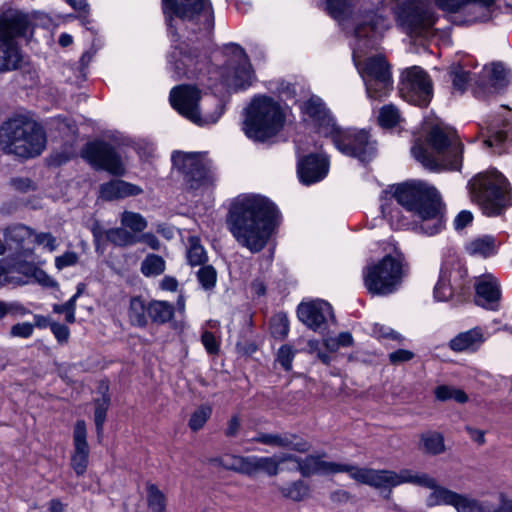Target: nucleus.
<instances>
[{
    "label": "nucleus",
    "mask_w": 512,
    "mask_h": 512,
    "mask_svg": "<svg viewBox=\"0 0 512 512\" xmlns=\"http://www.w3.org/2000/svg\"><path fill=\"white\" fill-rule=\"evenodd\" d=\"M281 492L287 498L300 501L308 495L309 489L303 482L296 481L283 487Z\"/></svg>",
    "instance_id": "obj_49"
},
{
    "label": "nucleus",
    "mask_w": 512,
    "mask_h": 512,
    "mask_svg": "<svg viewBox=\"0 0 512 512\" xmlns=\"http://www.w3.org/2000/svg\"><path fill=\"white\" fill-rule=\"evenodd\" d=\"M121 225L135 233L142 232L147 227L146 219L137 212L124 211L120 217Z\"/></svg>",
    "instance_id": "obj_42"
},
{
    "label": "nucleus",
    "mask_w": 512,
    "mask_h": 512,
    "mask_svg": "<svg viewBox=\"0 0 512 512\" xmlns=\"http://www.w3.org/2000/svg\"><path fill=\"white\" fill-rule=\"evenodd\" d=\"M294 359V351L288 345H283L279 348L277 353V361L287 371L292 368V361Z\"/></svg>",
    "instance_id": "obj_56"
},
{
    "label": "nucleus",
    "mask_w": 512,
    "mask_h": 512,
    "mask_svg": "<svg viewBox=\"0 0 512 512\" xmlns=\"http://www.w3.org/2000/svg\"><path fill=\"white\" fill-rule=\"evenodd\" d=\"M499 247L500 241L495 236L484 234L470 239L465 244V251L472 257L487 259L494 257L498 253Z\"/></svg>",
    "instance_id": "obj_26"
},
{
    "label": "nucleus",
    "mask_w": 512,
    "mask_h": 512,
    "mask_svg": "<svg viewBox=\"0 0 512 512\" xmlns=\"http://www.w3.org/2000/svg\"><path fill=\"white\" fill-rule=\"evenodd\" d=\"M300 109L303 119L312 123L323 136L331 137L341 153L356 157L362 162L372 157L374 146L367 133L355 129L341 130L321 98L311 96L301 103Z\"/></svg>",
    "instance_id": "obj_4"
},
{
    "label": "nucleus",
    "mask_w": 512,
    "mask_h": 512,
    "mask_svg": "<svg viewBox=\"0 0 512 512\" xmlns=\"http://www.w3.org/2000/svg\"><path fill=\"white\" fill-rule=\"evenodd\" d=\"M32 279H34L38 284H40L44 287L55 288L58 286V283L56 280H54L44 270L40 269L37 266L33 272Z\"/></svg>",
    "instance_id": "obj_59"
},
{
    "label": "nucleus",
    "mask_w": 512,
    "mask_h": 512,
    "mask_svg": "<svg viewBox=\"0 0 512 512\" xmlns=\"http://www.w3.org/2000/svg\"><path fill=\"white\" fill-rule=\"evenodd\" d=\"M412 217L413 229L427 236L439 233L444 226L442 215L434 200H430L422 208L418 209L417 212L412 214Z\"/></svg>",
    "instance_id": "obj_23"
},
{
    "label": "nucleus",
    "mask_w": 512,
    "mask_h": 512,
    "mask_svg": "<svg viewBox=\"0 0 512 512\" xmlns=\"http://www.w3.org/2000/svg\"><path fill=\"white\" fill-rule=\"evenodd\" d=\"M79 256L76 252L67 251L64 254L55 258V267L62 270L67 267L74 266L78 263Z\"/></svg>",
    "instance_id": "obj_57"
},
{
    "label": "nucleus",
    "mask_w": 512,
    "mask_h": 512,
    "mask_svg": "<svg viewBox=\"0 0 512 512\" xmlns=\"http://www.w3.org/2000/svg\"><path fill=\"white\" fill-rule=\"evenodd\" d=\"M403 276L401 259L391 255L368 263L362 272L365 288L370 294L377 296L394 293L401 285Z\"/></svg>",
    "instance_id": "obj_9"
},
{
    "label": "nucleus",
    "mask_w": 512,
    "mask_h": 512,
    "mask_svg": "<svg viewBox=\"0 0 512 512\" xmlns=\"http://www.w3.org/2000/svg\"><path fill=\"white\" fill-rule=\"evenodd\" d=\"M434 395L439 401L453 400L457 403L464 404L468 401V395L459 388L441 385L435 388Z\"/></svg>",
    "instance_id": "obj_38"
},
{
    "label": "nucleus",
    "mask_w": 512,
    "mask_h": 512,
    "mask_svg": "<svg viewBox=\"0 0 512 512\" xmlns=\"http://www.w3.org/2000/svg\"><path fill=\"white\" fill-rule=\"evenodd\" d=\"M390 26L389 21L382 14L371 12L365 15L363 24L355 30L358 38L353 50V60L364 81L367 96L370 99H381L392 88L391 72L384 57L378 55L364 59V48L367 46L363 37L368 36V30L374 35H381Z\"/></svg>",
    "instance_id": "obj_3"
},
{
    "label": "nucleus",
    "mask_w": 512,
    "mask_h": 512,
    "mask_svg": "<svg viewBox=\"0 0 512 512\" xmlns=\"http://www.w3.org/2000/svg\"><path fill=\"white\" fill-rule=\"evenodd\" d=\"M82 156L94 167L106 170L113 175L122 176L125 174V162L107 144L90 143L83 150Z\"/></svg>",
    "instance_id": "obj_18"
},
{
    "label": "nucleus",
    "mask_w": 512,
    "mask_h": 512,
    "mask_svg": "<svg viewBox=\"0 0 512 512\" xmlns=\"http://www.w3.org/2000/svg\"><path fill=\"white\" fill-rule=\"evenodd\" d=\"M280 214L273 202L259 194H240L229 202L226 225L236 241L256 253L267 244Z\"/></svg>",
    "instance_id": "obj_1"
},
{
    "label": "nucleus",
    "mask_w": 512,
    "mask_h": 512,
    "mask_svg": "<svg viewBox=\"0 0 512 512\" xmlns=\"http://www.w3.org/2000/svg\"><path fill=\"white\" fill-rule=\"evenodd\" d=\"M345 472L350 478L361 483L369 485L379 491H388L402 484H409L412 469L377 470L372 468H361L346 464Z\"/></svg>",
    "instance_id": "obj_15"
},
{
    "label": "nucleus",
    "mask_w": 512,
    "mask_h": 512,
    "mask_svg": "<svg viewBox=\"0 0 512 512\" xmlns=\"http://www.w3.org/2000/svg\"><path fill=\"white\" fill-rule=\"evenodd\" d=\"M29 30L25 14L9 10L0 15V72L17 68L21 55L14 38L25 36Z\"/></svg>",
    "instance_id": "obj_10"
},
{
    "label": "nucleus",
    "mask_w": 512,
    "mask_h": 512,
    "mask_svg": "<svg viewBox=\"0 0 512 512\" xmlns=\"http://www.w3.org/2000/svg\"><path fill=\"white\" fill-rule=\"evenodd\" d=\"M289 331L288 319L284 315H276L272 319L271 333L275 338L283 339Z\"/></svg>",
    "instance_id": "obj_53"
},
{
    "label": "nucleus",
    "mask_w": 512,
    "mask_h": 512,
    "mask_svg": "<svg viewBox=\"0 0 512 512\" xmlns=\"http://www.w3.org/2000/svg\"><path fill=\"white\" fill-rule=\"evenodd\" d=\"M73 446L74 450L71 455V466L75 473L80 476L86 472L89 462L87 428L83 420H78L75 423L73 430Z\"/></svg>",
    "instance_id": "obj_25"
},
{
    "label": "nucleus",
    "mask_w": 512,
    "mask_h": 512,
    "mask_svg": "<svg viewBox=\"0 0 512 512\" xmlns=\"http://www.w3.org/2000/svg\"><path fill=\"white\" fill-rule=\"evenodd\" d=\"M473 512H512V500L504 494L499 496L498 504L488 499L473 497Z\"/></svg>",
    "instance_id": "obj_34"
},
{
    "label": "nucleus",
    "mask_w": 512,
    "mask_h": 512,
    "mask_svg": "<svg viewBox=\"0 0 512 512\" xmlns=\"http://www.w3.org/2000/svg\"><path fill=\"white\" fill-rule=\"evenodd\" d=\"M413 357H414V353L409 350H405V349H399V350L393 351L389 354L390 362L395 365L401 364L404 362H408Z\"/></svg>",
    "instance_id": "obj_64"
},
{
    "label": "nucleus",
    "mask_w": 512,
    "mask_h": 512,
    "mask_svg": "<svg viewBox=\"0 0 512 512\" xmlns=\"http://www.w3.org/2000/svg\"><path fill=\"white\" fill-rule=\"evenodd\" d=\"M202 344L205 347L206 351L210 354H217L219 351V341L215 338V336L209 332L205 331L201 337Z\"/></svg>",
    "instance_id": "obj_63"
},
{
    "label": "nucleus",
    "mask_w": 512,
    "mask_h": 512,
    "mask_svg": "<svg viewBox=\"0 0 512 512\" xmlns=\"http://www.w3.org/2000/svg\"><path fill=\"white\" fill-rule=\"evenodd\" d=\"M352 344L353 337L349 332H342L336 337H327L324 339V346L330 352H335L341 347H349Z\"/></svg>",
    "instance_id": "obj_51"
},
{
    "label": "nucleus",
    "mask_w": 512,
    "mask_h": 512,
    "mask_svg": "<svg viewBox=\"0 0 512 512\" xmlns=\"http://www.w3.org/2000/svg\"><path fill=\"white\" fill-rule=\"evenodd\" d=\"M229 468L249 476L257 474V456H235Z\"/></svg>",
    "instance_id": "obj_41"
},
{
    "label": "nucleus",
    "mask_w": 512,
    "mask_h": 512,
    "mask_svg": "<svg viewBox=\"0 0 512 512\" xmlns=\"http://www.w3.org/2000/svg\"><path fill=\"white\" fill-rule=\"evenodd\" d=\"M143 192L138 185L123 181L112 180L100 187V196L104 200H117L128 196H136Z\"/></svg>",
    "instance_id": "obj_28"
},
{
    "label": "nucleus",
    "mask_w": 512,
    "mask_h": 512,
    "mask_svg": "<svg viewBox=\"0 0 512 512\" xmlns=\"http://www.w3.org/2000/svg\"><path fill=\"white\" fill-rule=\"evenodd\" d=\"M452 507L456 512H473V497L458 492Z\"/></svg>",
    "instance_id": "obj_55"
},
{
    "label": "nucleus",
    "mask_w": 512,
    "mask_h": 512,
    "mask_svg": "<svg viewBox=\"0 0 512 512\" xmlns=\"http://www.w3.org/2000/svg\"><path fill=\"white\" fill-rule=\"evenodd\" d=\"M327 10L331 16L337 20H341L348 12V0H326Z\"/></svg>",
    "instance_id": "obj_54"
},
{
    "label": "nucleus",
    "mask_w": 512,
    "mask_h": 512,
    "mask_svg": "<svg viewBox=\"0 0 512 512\" xmlns=\"http://www.w3.org/2000/svg\"><path fill=\"white\" fill-rule=\"evenodd\" d=\"M436 196L437 190L422 181H409L392 185L384 191L381 204L382 213L385 216L389 215L392 220L395 217L386 203L388 199H395L399 205L412 215L430 200H434Z\"/></svg>",
    "instance_id": "obj_12"
},
{
    "label": "nucleus",
    "mask_w": 512,
    "mask_h": 512,
    "mask_svg": "<svg viewBox=\"0 0 512 512\" xmlns=\"http://www.w3.org/2000/svg\"><path fill=\"white\" fill-rule=\"evenodd\" d=\"M164 270V259L155 254L147 255L141 263V272L147 277L160 275Z\"/></svg>",
    "instance_id": "obj_43"
},
{
    "label": "nucleus",
    "mask_w": 512,
    "mask_h": 512,
    "mask_svg": "<svg viewBox=\"0 0 512 512\" xmlns=\"http://www.w3.org/2000/svg\"><path fill=\"white\" fill-rule=\"evenodd\" d=\"M412 154L431 171L458 170L462 165L463 144L451 129L437 123L429 132L425 145H415Z\"/></svg>",
    "instance_id": "obj_5"
},
{
    "label": "nucleus",
    "mask_w": 512,
    "mask_h": 512,
    "mask_svg": "<svg viewBox=\"0 0 512 512\" xmlns=\"http://www.w3.org/2000/svg\"><path fill=\"white\" fill-rule=\"evenodd\" d=\"M433 1L437 7H439L441 10H444L447 12H457L470 3H475L482 7H489L495 2V0H433Z\"/></svg>",
    "instance_id": "obj_39"
},
{
    "label": "nucleus",
    "mask_w": 512,
    "mask_h": 512,
    "mask_svg": "<svg viewBox=\"0 0 512 512\" xmlns=\"http://www.w3.org/2000/svg\"><path fill=\"white\" fill-rule=\"evenodd\" d=\"M289 460H291V454L288 453L268 457L257 456V473L263 472L269 476H275L280 471L287 470Z\"/></svg>",
    "instance_id": "obj_31"
},
{
    "label": "nucleus",
    "mask_w": 512,
    "mask_h": 512,
    "mask_svg": "<svg viewBox=\"0 0 512 512\" xmlns=\"http://www.w3.org/2000/svg\"><path fill=\"white\" fill-rule=\"evenodd\" d=\"M173 166L188 177L191 189L208 191L214 181L210 163L198 153L175 152Z\"/></svg>",
    "instance_id": "obj_14"
},
{
    "label": "nucleus",
    "mask_w": 512,
    "mask_h": 512,
    "mask_svg": "<svg viewBox=\"0 0 512 512\" xmlns=\"http://www.w3.org/2000/svg\"><path fill=\"white\" fill-rule=\"evenodd\" d=\"M299 320L310 329H320L329 318L333 317L332 307L324 300L301 302L297 310Z\"/></svg>",
    "instance_id": "obj_22"
},
{
    "label": "nucleus",
    "mask_w": 512,
    "mask_h": 512,
    "mask_svg": "<svg viewBox=\"0 0 512 512\" xmlns=\"http://www.w3.org/2000/svg\"><path fill=\"white\" fill-rule=\"evenodd\" d=\"M472 198L486 206L487 214H498L508 200L510 186L507 179L496 170L478 174L470 182Z\"/></svg>",
    "instance_id": "obj_11"
},
{
    "label": "nucleus",
    "mask_w": 512,
    "mask_h": 512,
    "mask_svg": "<svg viewBox=\"0 0 512 512\" xmlns=\"http://www.w3.org/2000/svg\"><path fill=\"white\" fill-rule=\"evenodd\" d=\"M394 12L398 24L410 35H419L435 23L434 14L423 0H383Z\"/></svg>",
    "instance_id": "obj_13"
},
{
    "label": "nucleus",
    "mask_w": 512,
    "mask_h": 512,
    "mask_svg": "<svg viewBox=\"0 0 512 512\" xmlns=\"http://www.w3.org/2000/svg\"><path fill=\"white\" fill-rule=\"evenodd\" d=\"M453 271L450 267L444 266L441 270L440 277L434 287V299L440 302L448 301L453 295V287L451 284Z\"/></svg>",
    "instance_id": "obj_33"
},
{
    "label": "nucleus",
    "mask_w": 512,
    "mask_h": 512,
    "mask_svg": "<svg viewBox=\"0 0 512 512\" xmlns=\"http://www.w3.org/2000/svg\"><path fill=\"white\" fill-rule=\"evenodd\" d=\"M211 413L212 408L208 405H202L197 408L189 420L190 428L194 431L200 430L210 418Z\"/></svg>",
    "instance_id": "obj_48"
},
{
    "label": "nucleus",
    "mask_w": 512,
    "mask_h": 512,
    "mask_svg": "<svg viewBox=\"0 0 512 512\" xmlns=\"http://www.w3.org/2000/svg\"><path fill=\"white\" fill-rule=\"evenodd\" d=\"M34 325L29 322H22L13 325L10 329L12 337L28 338L33 334Z\"/></svg>",
    "instance_id": "obj_58"
},
{
    "label": "nucleus",
    "mask_w": 512,
    "mask_h": 512,
    "mask_svg": "<svg viewBox=\"0 0 512 512\" xmlns=\"http://www.w3.org/2000/svg\"><path fill=\"white\" fill-rule=\"evenodd\" d=\"M200 91L190 85H180L170 92L172 107L198 126L215 124L224 113V104L215 96L206 97L199 108Z\"/></svg>",
    "instance_id": "obj_8"
},
{
    "label": "nucleus",
    "mask_w": 512,
    "mask_h": 512,
    "mask_svg": "<svg viewBox=\"0 0 512 512\" xmlns=\"http://www.w3.org/2000/svg\"><path fill=\"white\" fill-rule=\"evenodd\" d=\"M188 243L187 260L189 264L192 266L202 265L207 260V255L199 239L192 236L189 238Z\"/></svg>",
    "instance_id": "obj_44"
},
{
    "label": "nucleus",
    "mask_w": 512,
    "mask_h": 512,
    "mask_svg": "<svg viewBox=\"0 0 512 512\" xmlns=\"http://www.w3.org/2000/svg\"><path fill=\"white\" fill-rule=\"evenodd\" d=\"M147 505L151 512H165L166 510L164 493L152 483L147 484Z\"/></svg>",
    "instance_id": "obj_40"
},
{
    "label": "nucleus",
    "mask_w": 512,
    "mask_h": 512,
    "mask_svg": "<svg viewBox=\"0 0 512 512\" xmlns=\"http://www.w3.org/2000/svg\"><path fill=\"white\" fill-rule=\"evenodd\" d=\"M418 449L425 455L437 456L446 452L444 435L436 430H427L419 435Z\"/></svg>",
    "instance_id": "obj_30"
},
{
    "label": "nucleus",
    "mask_w": 512,
    "mask_h": 512,
    "mask_svg": "<svg viewBox=\"0 0 512 512\" xmlns=\"http://www.w3.org/2000/svg\"><path fill=\"white\" fill-rule=\"evenodd\" d=\"M34 241L39 245H43V247L47 249L49 252H53L57 248V242L55 237H53L49 233H40L34 235Z\"/></svg>",
    "instance_id": "obj_62"
},
{
    "label": "nucleus",
    "mask_w": 512,
    "mask_h": 512,
    "mask_svg": "<svg viewBox=\"0 0 512 512\" xmlns=\"http://www.w3.org/2000/svg\"><path fill=\"white\" fill-rule=\"evenodd\" d=\"M475 302L488 310L496 311L500 307L501 285L498 279L488 273L481 275L475 280Z\"/></svg>",
    "instance_id": "obj_21"
},
{
    "label": "nucleus",
    "mask_w": 512,
    "mask_h": 512,
    "mask_svg": "<svg viewBox=\"0 0 512 512\" xmlns=\"http://www.w3.org/2000/svg\"><path fill=\"white\" fill-rule=\"evenodd\" d=\"M409 484L428 490V493L424 498V503L427 508H434L438 506L452 507L458 493L457 491L440 484L435 477L425 472L412 470Z\"/></svg>",
    "instance_id": "obj_17"
},
{
    "label": "nucleus",
    "mask_w": 512,
    "mask_h": 512,
    "mask_svg": "<svg viewBox=\"0 0 512 512\" xmlns=\"http://www.w3.org/2000/svg\"><path fill=\"white\" fill-rule=\"evenodd\" d=\"M35 268L36 265L34 263L26 261H15L11 265H8L10 275H15L25 280L23 285L31 282Z\"/></svg>",
    "instance_id": "obj_45"
},
{
    "label": "nucleus",
    "mask_w": 512,
    "mask_h": 512,
    "mask_svg": "<svg viewBox=\"0 0 512 512\" xmlns=\"http://www.w3.org/2000/svg\"><path fill=\"white\" fill-rule=\"evenodd\" d=\"M329 171L328 159L323 155H308L298 161L297 173L299 180L310 185L324 179Z\"/></svg>",
    "instance_id": "obj_24"
},
{
    "label": "nucleus",
    "mask_w": 512,
    "mask_h": 512,
    "mask_svg": "<svg viewBox=\"0 0 512 512\" xmlns=\"http://www.w3.org/2000/svg\"><path fill=\"white\" fill-rule=\"evenodd\" d=\"M399 92L406 102L426 106L433 96L432 81L422 68L414 66L402 72Z\"/></svg>",
    "instance_id": "obj_16"
},
{
    "label": "nucleus",
    "mask_w": 512,
    "mask_h": 512,
    "mask_svg": "<svg viewBox=\"0 0 512 512\" xmlns=\"http://www.w3.org/2000/svg\"><path fill=\"white\" fill-rule=\"evenodd\" d=\"M93 235L97 243H99L101 239L105 237L108 241L118 246L133 245L138 241V239L130 232H128L124 227L107 230L104 235L98 228L95 227L93 229Z\"/></svg>",
    "instance_id": "obj_32"
},
{
    "label": "nucleus",
    "mask_w": 512,
    "mask_h": 512,
    "mask_svg": "<svg viewBox=\"0 0 512 512\" xmlns=\"http://www.w3.org/2000/svg\"><path fill=\"white\" fill-rule=\"evenodd\" d=\"M109 404L110 398L106 394L95 401L94 421L98 432L103 429Z\"/></svg>",
    "instance_id": "obj_47"
},
{
    "label": "nucleus",
    "mask_w": 512,
    "mask_h": 512,
    "mask_svg": "<svg viewBox=\"0 0 512 512\" xmlns=\"http://www.w3.org/2000/svg\"><path fill=\"white\" fill-rule=\"evenodd\" d=\"M226 53L233 57L229 64L231 71L225 76L226 84L235 89L249 86L254 79V73L243 48L230 44L226 47Z\"/></svg>",
    "instance_id": "obj_19"
},
{
    "label": "nucleus",
    "mask_w": 512,
    "mask_h": 512,
    "mask_svg": "<svg viewBox=\"0 0 512 512\" xmlns=\"http://www.w3.org/2000/svg\"><path fill=\"white\" fill-rule=\"evenodd\" d=\"M45 145L42 127L26 115H14L0 127V147L8 154L30 158L39 155Z\"/></svg>",
    "instance_id": "obj_6"
},
{
    "label": "nucleus",
    "mask_w": 512,
    "mask_h": 512,
    "mask_svg": "<svg viewBox=\"0 0 512 512\" xmlns=\"http://www.w3.org/2000/svg\"><path fill=\"white\" fill-rule=\"evenodd\" d=\"M487 84L495 89L504 87L509 82V71L499 63L491 64L483 69Z\"/></svg>",
    "instance_id": "obj_35"
},
{
    "label": "nucleus",
    "mask_w": 512,
    "mask_h": 512,
    "mask_svg": "<svg viewBox=\"0 0 512 512\" xmlns=\"http://www.w3.org/2000/svg\"><path fill=\"white\" fill-rule=\"evenodd\" d=\"M163 12L166 17L172 51L169 61L174 62L176 69L181 66L195 67L198 55L186 54V40L191 41L189 31H198L201 36L210 33L213 23V10L209 0H162Z\"/></svg>",
    "instance_id": "obj_2"
},
{
    "label": "nucleus",
    "mask_w": 512,
    "mask_h": 512,
    "mask_svg": "<svg viewBox=\"0 0 512 512\" xmlns=\"http://www.w3.org/2000/svg\"><path fill=\"white\" fill-rule=\"evenodd\" d=\"M487 337L479 327L461 332L449 341V347L455 352H475L486 341Z\"/></svg>",
    "instance_id": "obj_27"
},
{
    "label": "nucleus",
    "mask_w": 512,
    "mask_h": 512,
    "mask_svg": "<svg viewBox=\"0 0 512 512\" xmlns=\"http://www.w3.org/2000/svg\"><path fill=\"white\" fill-rule=\"evenodd\" d=\"M198 280L204 289H211L215 286L217 281V272L211 265L203 266L199 269Z\"/></svg>",
    "instance_id": "obj_52"
},
{
    "label": "nucleus",
    "mask_w": 512,
    "mask_h": 512,
    "mask_svg": "<svg viewBox=\"0 0 512 512\" xmlns=\"http://www.w3.org/2000/svg\"><path fill=\"white\" fill-rule=\"evenodd\" d=\"M49 327L59 343L63 344L68 341L70 336V330L67 326L60 324L58 322H52L49 323Z\"/></svg>",
    "instance_id": "obj_61"
},
{
    "label": "nucleus",
    "mask_w": 512,
    "mask_h": 512,
    "mask_svg": "<svg viewBox=\"0 0 512 512\" xmlns=\"http://www.w3.org/2000/svg\"><path fill=\"white\" fill-rule=\"evenodd\" d=\"M285 113L270 97H255L246 108L243 131L253 140L264 142L275 136L284 126Z\"/></svg>",
    "instance_id": "obj_7"
},
{
    "label": "nucleus",
    "mask_w": 512,
    "mask_h": 512,
    "mask_svg": "<svg viewBox=\"0 0 512 512\" xmlns=\"http://www.w3.org/2000/svg\"><path fill=\"white\" fill-rule=\"evenodd\" d=\"M253 441L298 452H306L309 450V444L296 436L259 434Z\"/></svg>",
    "instance_id": "obj_29"
},
{
    "label": "nucleus",
    "mask_w": 512,
    "mask_h": 512,
    "mask_svg": "<svg viewBox=\"0 0 512 512\" xmlns=\"http://www.w3.org/2000/svg\"><path fill=\"white\" fill-rule=\"evenodd\" d=\"M378 121L382 127L391 128L400 122V114L395 106L386 105L381 108Z\"/></svg>",
    "instance_id": "obj_46"
},
{
    "label": "nucleus",
    "mask_w": 512,
    "mask_h": 512,
    "mask_svg": "<svg viewBox=\"0 0 512 512\" xmlns=\"http://www.w3.org/2000/svg\"><path fill=\"white\" fill-rule=\"evenodd\" d=\"M5 236L7 241H14L17 244H22L26 240L34 237L32 231L23 225H16L6 230Z\"/></svg>",
    "instance_id": "obj_50"
},
{
    "label": "nucleus",
    "mask_w": 512,
    "mask_h": 512,
    "mask_svg": "<svg viewBox=\"0 0 512 512\" xmlns=\"http://www.w3.org/2000/svg\"><path fill=\"white\" fill-rule=\"evenodd\" d=\"M148 313L155 322L165 323L172 319L174 307L166 301H152L148 306Z\"/></svg>",
    "instance_id": "obj_36"
},
{
    "label": "nucleus",
    "mask_w": 512,
    "mask_h": 512,
    "mask_svg": "<svg viewBox=\"0 0 512 512\" xmlns=\"http://www.w3.org/2000/svg\"><path fill=\"white\" fill-rule=\"evenodd\" d=\"M146 311H148V307H146L144 300L140 297L131 298L128 308L130 323L134 326H145L147 323Z\"/></svg>",
    "instance_id": "obj_37"
},
{
    "label": "nucleus",
    "mask_w": 512,
    "mask_h": 512,
    "mask_svg": "<svg viewBox=\"0 0 512 512\" xmlns=\"http://www.w3.org/2000/svg\"><path fill=\"white\" fill-rule=\"evenodd\" d=\"M346 464L326 461L322 457L309 455L301 459L291 455L288 471H299L303 476L310 475H331L335 473L345 472Z\"/></svg>",
    "instance_id": "obj_20"
},
{
    "label": "nucleus",
    "mask_w": 512,
    "mask_h": 512,
    "mask_svg": "<svg viewBox=\"0 0 512 512\" xmlns=\"http://www.w3.org/2000/svg\"><path fill=\"white\" fill-rule=\"evenodd\" d=\"M451 74L453 75L454 89L463 92L466 88V84L468 83L469 75L459 67H455Z\"/></svg>",
    "instance_id": "obj_60"
}]
</instances>
